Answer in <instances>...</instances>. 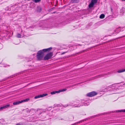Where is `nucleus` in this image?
Returning a JSON list of instances; mask_svg holds the SVG:
<instances>
[{
  "instance_id": "8",
  "label": "nucleus",
  "mask_w": 125,
  "mask_h": 125,
  "mask_svg": "<svg viewBox=\"0 0 125 125\" xmlns=\"http://www.w3.org/2000/svg\"><path fill=\"white\" fill-rule=\"evenodd\" d=\"M37 11L38 12H41L42 10V8L40 6H38L36 8Z\"/></svg>"
},
{
  "instance_id": "12",
  "label": "nucleus",
  "mask_w": 125,
  "mask_h": 125,
  "mask_svg": "<svg viewBox=\"0 0 125 125\" xmlns=\"http://www.w3.org/2000/svg\"><path fill=\"white\" fill-rule=\"evenodd\" d=\"M62 106L64 107H66L69 106H71V102H70L68 104H67L65 105H62Z\"/></svg>"
},
{
  "instance_id": "16",
  "label": "nucleus",
  "mask_w": 125,
  "mask_h": 125,
  "mask_svg": "<svg viewBox=\"0 0 125 125\" xmlns=\"http://www.w3.org/2000/svg\"><path fill=\"white\" fill-rule=\"evenodd\" d=\"M41 0H32V1L35 3L40 2Z\"/></svg>"
},
{
  "instance_id": "32",
  "label": "nucleus",
  "mask_w": 125,
  "mask_h": 125,
  "mask_svg": "<svg viewBox=\"0 0 125 125\" xmlns=\"http://www.w3.org/2000/svg\"><path fill=\"white\" fill-rule=\"evenodd\" d=\"M29 66H31L32 65H29Z\"/></svg>"
},
{
  "instance_id": "22",
  "label": "nucleus",
  "mask_w": 125,
  "mask_h": 125,
  "mask_svg": "<svg viewBox=\"0 0 125 125\" xmlns=\"http://www.w3.org/2000/svg\"><path fill=\"white\" fill-rule=\"evenodd\" d=\"M117 89L116 88H115L114 89H113V88L111 89L110 91H115L116 90H117Z\"/></svg>"
},
{
  "instance_id": "19",
  "label": "nucleus",
  "mask_w": 125,
  "mask_h": 125,
  "mask_svg": "<svg viewBox=\"0 0 125 125\" xmlns=\"http://www.w3.org/2000/svg\"><path fill=\"white\" fill-rule=\"evenodd\" d=\"M72 1L73 3H77L79 1V0H72Z\"/></svg>"
},
{
  "instance_id": "21",
  "label": "nucleus",
  "mask_w": 125,
  "mask_h": 125,
  "mask_svg": "<svg viewBox=\"0 0 125 125\" xmlns=\"http://www.w3.org/2000/svg\"><path fill=\"white\" fill-rule=\"evenodd\" d=\"M125 8H122V9L121 10V12H123H123H124L125 11Z\"/></svg>"
},
{
  "instance_id": "25",
  "label": "nucleus",
  "mask_w": 125,
  "mask_h": 125,
  "mask_svg": "<svg viewBox=\"0 0 125 125\" xmlns=\"http://www.w3.org/2000/svg\"><path fill=\"white\" fill-rule=\"evenodd\" d=\"M56 93V91H53L51 92V94H54Z\"/></svg>"
},
{
  "instance_id": "30",
  "label": "nucleus",
  "mask_w": 125,
  "mask_h": 125,
  "mask_svg": "<svg viewBox=\"0 0 125 125\" xmlns=\"http://www.w3.org/2000/svg\"><path fill=\"white\" fill-rule=\"evenodd\" d=\"M109 87H112V86L110 85V86H109Z\"/></svg>"
},
{
  "instance_id": "17",
  "label": "nucleus",
  "mask_w": 125,
  "mask_h": 125,
  "mask_svg": "<svg viewBox=\"0 0 125 125\" xmlns=\"http://www.w3.org/2000/svg\"><path fill=\"white\" fill-rule=\"evenodd\" d=\"M105 15L104 14H101L100 16V19H103Z\"/></svg>"
},
{
  "instance_id": "13",
  "label": "nucleus",
  "mask_w": 125,
  "mask_h": 125,
  "mask_svg": "<svg viewBox=\"0 0 125 125\" xmlns=\"http://www.w3.org/2000/svg\"><path fill=\"white\" fill-rule=\"evenodd\" d=\"M62 106L64 107H66L69 106H71V102H70L68 104H67L65 105H62Z\"/></svg>"
},
{
  "instance_id": "26",
  "label": "nucleus",
  "mask_w": 125,
  "mask_h": 125,
  "mask_svg": "<svg viewBox=\"0 0 125 125\" xmlns=\"http://www.w3.org/2000/svg\"><path fill=\"white\" fill-rule=\"evenodd\" d=\"M70 118H71V119L73 120L74 118V116L73 115H71L70 116Z\"/></svg>"
},
{
  "instance_id": "6",
  "label": "nucleus",
  "mask_w": 125,
  "mask_h": 125,
  "mask_svg": "<svg viewBox=\"0 0 125 125\" xmlns=\"http://www.w3.org/2000/svg\"><path fill=\"white\" fill-rule=\"evenodd\" d=\"M10 106V105L7 104L3 105V106H2L0 107V111L3 109H5L6 108H8Z\"/></svg>"
},
{
  "instance_id": "5",
  "label": "nucleus",
  "mask_w": 125,
  "mask_h": 125,
  "mask_svg": "<svg viewBox=\"0 0 125 125\" xmlns=\"http://www.w3.org/2000/svg\"><path fill=\"white\" fill-rule=\"evenodd\" d=\"M47 95H48V94L47 93L43 94H41V95H39L38 96H35L34 97V98L36 99V98H39L40 97H43L44 96H47Z\"/></svg>"
},
{
  "instance_id": "28",
  "label": "nucleus",
  "mask_w": 125,
  "mask_h": 125,
  "mask_svg": "<svg viewBox=\"0 0 125 125\" xmlns=\"http://www.w3.org/2000/svg\"><path fill=\"white\" fill-rule=\"evenodd\" d=\"M0 46H1V48L0 49H1L2 48V45L1 44H0Z\"/></svg>"
},
{
  "instance_id": "24",
  "label": "nucleus",
  "mask_w": 125,
  "mask_h": 125,
  "mask_svg": "<svg viewBox=\"0 0 125 125\" xmlns=\"http://www.w3.org/2000/svg\"><path fill=\"white\" fill-rule=\"evenodd\" d=\"M67 90L66 89H63L60 90L61 92H62L64 91H65Z\"/></svg>"
},
{
  "instance_id": "4",
  "label": "nucleus",
  "mask_w": 125,
  "mask_h": 125,
  "mask_svg": "<svg viewBox=\"0 0 125 125\" xmlns=\"http://www.w3.org/2000/svg\"><path fill=\"white\" fill-rule=\"evenodd\" d=\"M97 94V92L95 91H92L87 94L86 96L89 97H92L96 95Z\"/></svg>"
},
{
  "instance_id": "1",
  "label": "nucleus",
  "mask_w": 125,
  "mask_h": 125,
  "mask_svg": "<svg viewBox=\"0 0 125 125\" xmlns=\"http://www.w3.org/2000/svg\"><path fill=\"white\" fill-rule=\"evenodd\" d=\"M52 49V48L50 47L47 49H44L42 50H40L38 51L37 55V60H41L44 56V52H46L49 51Z\"/></svg>"
},
{
  "instance_id": "23",
  "label": "nucleus",
  "mask_w": 125,
  "mask_h": 125,
  "mask_svg": "<svg viewBox=\"0 0 125 125\" xmlns=\"http://www.w3.org/2000/svg\"><path fill=\"white\" fill-rule=\"evenodd\" d=\"M17 38H21V35L20 34L18 33L17 34Z\"/></svg>"
},
{
  "instance_id": "20",
  "label": "nucleus",
  "mask_w": 125,
  "mask_h": 125,
  "mask_svg": "<svg viewBox=\"0 0 125 125\" xmlns=\"http://www.w3.org/2000/svg\"><path fill=\"white\" fill-rule=\"evenodd\" d=\"M29 99L27 98V99H26L24 100L21 101H22V102H26V101H28V100H29Z\"/></svg>"
},
{
  "instance_id": "2",
  "label": "nucleus",
  "mask_w": 125,
  "mask_h": 125,
  "mask_svg": "<svg viewBox=\"0 0 125 125\" xmlns=\"http://www.w3.org/2000/svg\"><path fill=\"white\" fill-rule=\"evenodd\" d=\"M71 106L73 107H79L81 106L84 105L85 106L88 105L89 104V103L87 104L79 100H77L75 101H72L71 102Z\"/></svg>"
},
{
  "instance_id": "9",
  "label": "nucleus",
  "mask_w": 125,
  "mask_h": 125,
  "mask_svg": "<svg viewBox=\"0 0 125 125\" xmlns=\"http://www.w3.org/2000/svg\"><path fill=\"white\" fill-rule=\"evenodd\" d=\"M88 119L87 118L86 119H85L83 120H81V121H79V122H76V123H74V124H73L72 125H76V124H77L78 123H80L84 121H86V120Z\"/></svg>"
},
{
  "instance_id": "29",
  "label": "nucleus",
  "mask_w": 125,
  "mask_h": 125,
  "mask_svg": "<svg viewBox=\"0 0 125 125\" xmlns=\"http://www.w3.org/2000/svg\"><path fill=\"white\" fill-rule=\"evenodd\" d=\"M4 121V120L3 119H1L0 120V121Z\"/></svg>"
},
{
  "instance_id": "31",
  "label": "nucleus",
  "mask_w": 125,
  "mask_h": 125,
  "mask_svg": "<svg viewBox=\"0 0 125 125\" xmlns=\"http://www.w3.org/2000/svg\"><path fill=\"white\" fill-rule=\"evenodd\" d=\"M111 11H112V10H113L111 8Z\"/></svg>"
},
{
  "instance_id": "10",
  "label": "nucleus",
  "mask_w": 125,
  "mask_h": 125,
  "mask_svg": "<svg viewBox=\"0 0 125 125\" xmlns=\"http://www.w3.org/2000/svg\"><path fill=\"white\" fill-rule=\"evenodd\" d=\"M22 103V101H19L15 102H14L13 103V105H16Z\"/></svg>"
},
{
  "instance_id": "14",
  "label": "nucleus",
  "mask_w": 125,
  "mask_h": 125,
  "mask_svg": "<svg viewBox=\"0 0 125 125\" xmlns=\"http://www.w3.org/2000/svg\"><path fill=\"white\" fill-rule=\"evenodd\" d=\"M125 71V69H122L121 70H119L117 71V72L118 73H121L123 72H124Z\"/></svg>"
},
{
  "instance_id": "27",
  "label": "nucleus",
  "mask_w": 125,
  "mask_h": 125,
  "mask_svg": "<svg viewBox=\"0 0 125 125\" xmlns=\"http://www.w3.org/2000/svg\"><path fill=\"white\" fill-rule=\"evenodd\" d=\"M56 91V93H59L61 92L60 90L58 91Z\"/></svg>"
},
{
  "instance_id": "18",
  "label": "nucleus",
  "mask_w": 125,
  "mask_h": 125,
  "mask_svg": "<svg viewBox=\"0 0 125 125\" xmlns=\"http://www.w3.org/2000/svg\"><path fill=\"white\" fill-rule=\"evenodd\" d=\"M97 0H92L91 2L94 4L97 2Z\"/></svg>"
},
{
  "instance_id": "3",
  "label": "nucleus",
  "mask_w": 125,
  "mask_h": 125,
  "mask_svg": "<svg viewBox=\"0 0 125 125\" xmlns=\"http://www.w3.org/2000/svg\"><path fill=\"white\" fill-rule=\"evenodd\" d=\"M53 53L52 52H50L47 53L44 57V60H47L51 59Z\"/></svg>"
},
{
  "instance_id": "33",
  "label": "nucleus",
  "mask_w": 125,
  "mask_h": 125,
  "mask_svg": "<svg viewBox=\"0 0 125 125\" xmlns=\"http://www.w3.org/2000/svg\"><path fill=\"white\" fill-rule=\"evenodd\" d=\"M32 62V63H33V62Z\"/></svg>"
},
{
  "instance_id": "11",
  "label": "nucleus",
  "mask_w": 125,
  "mask_h": 125,
  "mask_svg": "<svg viewBox=\"0 0 125 125\" xmlns=\"http://www.w3.org/2000/svg\"><path fill=\"white\" fill-rule=\"evenodd\" d=\"M115 113H121L123 112H125V110H116L114 111Z\"/></svg>"
},
{
  "instance_id": "15",
  "label": "nucleus",
  "mask_w": 125,
  "mask_h": 125,
  "mask_svg": "<svg viewBox=\"0 0 125 125\" xmlns=\"http://www.w3.org/2000/svg\"><path fill=\"white\" fill-rule=\"evenodd\" d=\"M94 4L93 3L91 2V3L89 5V8H91L93 7Z\"/></svg>"
},
{
  "instance_id": "7",
  "label": "nucleus",
  "mask_w": 125,
  "mask_h": 125,
  "mask_svg": "<svg viewBox=\"0 0 125 125\" xmlns=\"http://www.w3.org/2000/svg\"><path fill=\"white\" fill-rule=\"evenodd\" d=\"M120 28V27H119L118 28H116V30H113V29L112 30V32L113 33H112V34H115V33L116 32V33H118L119 32V31H117V29H119V28Z\"/></svg>"
}]
</instances>
